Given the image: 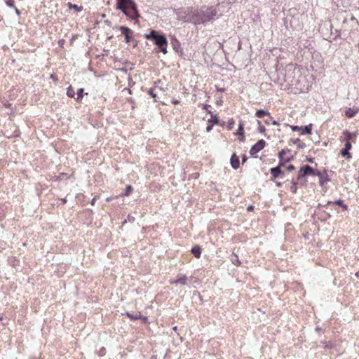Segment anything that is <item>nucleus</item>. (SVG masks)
Returning <instances> with one entry per match:
<instances>
[{
  "label": "nucleus",
  "instance_id": "obj_1",
  "mask_svg": "<svg viewBox=\"0 0 359 359\" xmlns=\"http://www.w3.org/2000/svg\"><path fill=\"white\" fill-rule=\"evenodd\" d=\"M222 8V6H219V2L216 5H203L197 8H191L189 18L186 21L196 25H205L209 22H213L223 15Z\"/></svg>",
  "mask_w": 359,
  "mask_h": 359
},
{
  "label": "nucleus",
  "instance_id": "obj_2",
  "mask_svg": "<svg viewBox=\"0 0 359 359\" xmlns=\"http://www.w3.org/2000/svg\"><path fill=\"white\" fill-rule=\"evenodd\" d=\"M116 8L132 20H137L140 17L137 4L133 0H116Z\"/></svg>",
  "mask_w": 359,
  "mask_h": 359
},
{
  "label": "nucleus",
  "instance_id": "obj_3",
  "mask_svg": "<svg viewBox=\"0 0 359 359\" xmlns=\"http://www.w3.org/2000/svg\"><path fill=\"white\" fill-rule=\"evenodd\" d=\"M144 36L147 39L152 40L154 43L158 47L168 44L165 34L155 29H151L149 33L145 34Z\"/></svg>",
  "mask_w": 359,
  "mask_h": 359
},
{
  "label": "nucleus",
  "instance_id": "obj_4",
  "mask_svg": "<svg viewBox=\"0 0 359 359\" xmlns=\"http://www.w3.org/2000/svg\"><path fill=\"white\" fill-rule=\"evenodd\" d=\"M118 29L121 32V34L124 36L125 42L126 43H130L135 34L133 31L126 26L118 27Z\"/></svg>",
  "mask_w": 359,
  "mask_h": 359
},
{
  "label": "nucleus",
  "instance_id": "obj_5",
  "mask_svg": "<svg viewBox=\"0 0 359 359\" xmlns=\"http://www.w3.org/2000/svg\"><path fill=\"white\" fill-rule=\"evenodd\" d=\"M309 165H304L301 167L298 172L297 180L299 181V184L304 186L306 184V180L305 177H307L306 170H309Z\"/></svg>",
  "mask_w": 359,
  "mask_h": 359
},
{
  "label": "nucleus",
  "instance_id": "obj_6",
  "mask_svg": "<svg viewBox=\"0 0 359 359\" xmlns=\"http://www.w3.org/2000/svg\"><path fill=\"white\" fill-rule=\"evenodd\" d=\"M266 145V142L261 139L255 144L251 149H250V154L252 157H255L256 154L260 151L262 149L264 148Z\"/></svg>",
  "mask_w": 359,
  "mask_h": 359
},
{
  "label": "nucleus",
  "instance_id": "obj_7",
  "mask_svg": "<svg viewBox=\"0 0 359 359\" xmlns=\"http://www.w3.org/2000/svg\"><path fill=\"white\" fill-rule=\"evenodd\" d=\"M290 149H287V150L282 149L281 151H280L278 152V158H279L278 163L280 164V165L284 167L287 163H289L294 159L293 156H287V158H284V155H285L286 152H290Z\"/></svg>",
  "mask_w": 359,
  "mask_h": 359
},
{
  "label": "nucleus",
  "instance_id": "obj_8",
  "mask_svg": "<svg viewBox=\"0 0 359 359\" xmlns=\"http://www.w3.org/2000/svg\"><path fill=\"white\" fill-rule=\"evenodd\" d=\"M283 166L278 165L276 167L271 168L269 170L270 174L271 175V180H274L276 179L282 177L284 176V172L282 170Z\"/></svg>",
  "mask_w": 359,
  "mask_h": 359
},
{
  "label": "nucleus",
  "instance_id": "obj_9",
  "mask_svg": "<svg viewBox=\"0 0 359 359\" xmlns=\"http://www.w3.org/2000/svg\"><path fill=\"white\" fill-rule=\"evenodd\" d=\"M246 0H219V6H222V8L231 6L233 4H244Z\"/></svg>",
  "mask_w": 359,
  "mask_h": 359
},
{
  "label": "nucleus",
  "instance_id": "obj_10",
  "mask_svg": "<svg viewBox=\"0 0 359 359\" xmlns=\"http://www.w3.org/2000/svg\"><path fill=\"white\" fill-rule=\"evenodd\" d=\"M352 148V144L350 142V141L347 140L345 143L344 148H343L341 150V154L343 156L346 157L348 159H350L352 158V156L351 153L349 152V150Z\"/></svg>",
  "mask_w": 359,
  "mask_h": 359
},
{
  "label": "nucleus",
  "instance_id": "obj_11",
  "mask_svg": "<svg viewBox=\"0 0 359 359\" xmlns=\"http://www.w3.org/2000/svg\"><path fill=\"white\" fill-rule=\"evenodd\" d=\"M171 45H172L173 49L177 53H180L181 54H182L183 52H182V49L181 48V43L175 36H172L171 38Z\"/></svg>",
  "mask_w": 359,
  "mask_h": 359
},
{
  "label": "nucleus",
  "instance_id": "obj_12",
  "mask_svg": "<svg viewBox=\"0 0 359 359\" xmlns=\"http://www.w3.org/2000/svg\"><path fill=\"white\" fill-rule=\"evenodd\" d=\"M230 163L231 167L235 170H237L240 167L239 157L235 153L231 156Z\"/></svg>",
  "mask_w": 359,
  "mask_h": 359
},
{
  "label": "nucleus",
  "instance_id": "obj_13",
  "mask_svg": "<svg viewBox=\"0 0 359 359\" xmlns=\"http://www.w3.org/2000/svg\"><path fill=\"white\" fill-rule=\"evenodd\" d=\"M60 0H50L49 2L48 9L50 13H55L57 11V5Z\"/></svg>",
  "mask_w": 359,
  "mask_h": 359
},
{
  "label": "nucleus",
  "instance_id": "obj_14",
  "mask_svg": "<svg viewBox=\"0 0 359 359\" xmlns=\"http://www.w3.org/2000/svg\"><path fill=\"white\" fill-rule=\"evenodd\" d=\"M255 116L259 118H263L265 116H267L269 117V119H273V117L271 116L270 113L262 109H257L255 113Z\"/></svg>",
  "mask_w": 359,
  "mask_h": 359
},
{
  "label": "nucleus",
  "instance_id": "obj_15",
  "mask_svg": "<svg viewBox=\"0 0 359 359\" xmlns=\"http://www.w3.org/2000/svg\"><path fill=\"white\" fill-rule=\"evenodd\" d=\"M187 276L185 275H181L180 276H178V278L173 282H172V283H175V284H181V285H187Z\"/></svg>",
  "mask_w": 359,
  "mask_h": 359
},
{
  "label": "nucleus",
  "instance_id": "obj_16",
  "mask_svg": "<svg viewBox=\"0 0 359 359\" xmlns=\"http://www.w3.org/2000/svg\"><path fill=\"white\" fill-rule=\"evenodd\" d=\"M191 252L195 257L200 258L201 255V248L199 245H195L191 248Z\"/></svg>",
  "mask_w": 359,
  "mask_h": 359
},
{
  "label": "nucleus",
  "instance_id": "obj_17",
  "mask_svg": "<svg viewBox=\"0 0 359 359\" xmlns=\"http://www.w3.org/2000/svg\"><path fill=\"white\" fill-rule=\"evenodd\" d=\"M311 130H312V124L311 123L304 126H301L300 131L302 132V135L311 134Z\"/></svg>",
  "mask_w": 359,
  "mask_h": 359
},
{
  "label": "nucleus",
  "instance_id": "obj_18",
  "mask_svg": "<svg viewBox=\"0 0 359 359\" xmlns=\"http://www.w3.org/2000/svg\"><path fill=\"white\" fill-rule=\"evenodd\" d=\"M358 109H355L353 108H348L345 111V115L348 118H352L355 116V114L358 113Z\"/></svg>",
  "mask_w": 359,
  "mask_h": 359
},
{
  "label": "nucleus",
  "instance_id": "obj_19",
  "mask_svg": "<svg viewBox=\"0 0 359 359\" xmlns=\"http://www.w3.org/2000/svg\"><path fill=\"white\" fill-rule=\"evenodd\" d=\"M330 204H336L343 208L344 210H347L348 206L344 203V201L341 199L337 200L335 201H328L326 205Z\"/></svg>",
  "mask_w": 359,
  "mask_h": 359
},
{
  "label": "nucleus",
  "instance_id": "obj_20",
  "mask_svg": "<svg viewBox=\"0 0 359 359\" xmlns=\"http://www.w3.org/2000/svg\"><path fill=\"white\" fill-rule=\"evenodd\" d=\"M291 183H292V186L290 187V191L291 192H292L293 194H296L297 193V185L298 184H299V181L297 180V179L294 180V179H292V181H291Z\"/></svg>",
  "mask_w": 359,
  "mask_h": 359
},
{
  "label": "nucleus",
  "instance_id": "obj_21",
  "mask_svg": "<svg viewBox=\"0 0 359 359\" xmlns=\"http://www.w3.org/2000/svg\"><path fill=\"white\" fill-rule=\"evenodd\" d=\"M244 133V124L243 123L242 121H240L239 124H238V128L236 130V132L235 133V135H243Z\"/></svg>",
  "mask_w": 359,
  "mask_h": 359
},
{
  "label": "nucleus",
  "instance_id": "obj_22",
  "mask_svg": "<svg viewBox=\"0 0 359 359\" xmlns=\"http://www.w3.org/2000/svg\"><path fill=\"white\" fill-rule=\"evenodd\" d=\"M293 144H297L298 149H303L306 147L305 143L302 142L299 138L291 140Z\"/></svg>",
  "mask_w": 359,
  "mask_h": 359
},
{
  "label": "nucleus",
  "instance_id": "obj_23",
  "mask_svg": "<svg viewBox=\"0 0 359 359\" xmlns=\"http://www.w3.org/2000/svg\"><path fill=\"white\" fill-rule=\"evenodd\" d=\"M230 259L232 264L236 266H239L241 264V262L239 261L238 257L236 255H232Z\"/></svg>",
  "mask_w": 359,
  "mask_h": 359
},
{
  "label": "nucleus",
  "instance_id": "obj_24",
  "mask_svg": "<svg viewBox=\"0 0 359 359\" xmlns=\"http://www.w3.org/2000/svg\"><path fill=\"white\" fill-rule=\"evenodd\" d=\"M67 6H68L69 8L74 9L75 11H76L78 12H80V11H81L83 10V7L82 6H79L78 5L73 4L71 2H69L67 4Z\"/></svg>",
  "mask_w": 359,
  "mask_h": 359
},
{
  "label": "nucleus",
  "instance_id": "obj_25",
  "mask_svg": "<svg viewBox=\"0 0 359 359\" xmlns=\"http://www.w3.org/2000/svg\"><path fill=\"white\" fill-rule=\"evenodd\" d=\"M67 95L69 97H74L75 91H74V88L72 87V86H69L67 88Z\"/></svg>",
  "mask_w": 359,
  "mask_h": 359
},
{
  "label": "nucleus",
  "instance_id": "obj_26",
  "mask_svg": "<svg viewBox=\"0 0 359 359\" xmlns=\"http://www.w3.org/2000/svg\"><path fill=\"white\" fill-rule=\"evenodd\" d=\"M315 176H318L319 177V183L321 186L324 184V182L323 180V174L318 170H315Z\"/></svg>",
  "mask_w": 359,
  "mask_h": 359
},
{
  "label": "nucleus",
  "instance_id": "obj_27",
  "mask_svg": "<svg viewBox=\"0 0 359 359\" xmlns=\"http://www.w3.org/2000/svg\"><path fill=\"white\" fill-rule=\"evenodd\" d=\"M126 315L128 316L131 320H138L141 318L140 314H132L130 313L129 312H126Z\"/></svg>",
  "mask_w": 359,
  "mask_h": 359
},
{
  "label": "nucleus",
  "instance_id": "obj_28",
  "mask_svg": "<svg viewBox=\"0 0 359 359\" xmlns=\"http://www.w3.org/2000/svg\"><path fill=\"white\" fill-rule=\"evenodd\" d=\"M83 91H84V89L83 88H79L78 90H77V93H76V100H81L83 97Z\"/></svg>",
  "mask_w": 359,
  "mask_h": 359
},
{
  "label": "nucleus",
  "instance_id": "obj_29",
  "mask_svg": "<svg viewBox=\"0 0 359 359\" xmlns=\"http://www.w3.org/2000/svg\"><path fill=\"white\" fill-rule=\"evenodd\" d=\"M133 191V187L131 185H128V186H127L124 194H123L122 195L128 196L132 193Z\"/></svg>",
  "mask_w": 359,
  "mask_h": 359
},
{
  "label": "nucleus",
  "instance_id": "obj_30",
  "mask_svg": "<svg viewBox=\"0 0 359 359\" xmlns=\"http://www.w3.org/2000/svg\"><path fill=\"white\" fill-rule=\"evenodd\" d=\"M209 122H212L214 124L219 123V118L216 115L211 114V118L209 120Z\"/></svg>",
  "mask_w": 359,
  "mask_h": 359
},
{
  "label": "nucleus",
  "instance_id": "obj_31",
  "mask_svg": "<svg viewBox=\"0 0 359 359\" xmlns=\"http://www.w3.org/2000/svg\"><path fill=\"white\" fill-rule=\"evenodd\" d=\"M344 134L346 135V137L347 140H348V141L350 140H351L353 137H355V135L354 133H351V132H349L348 130H346L344 132Z\"/></svg>",
  "mask_w": 359,
  "mask_h": 359
},
{
  "label": "nucleus",
  "instance_id": "obj_32",
  "mask_svg": "<svg viewBox=\"0 0 359 359\" xmlns=\"http://www.w3.org/2000/svg\"><path fill=\"white\" fill-rule=\"evenodd\" d=\"M257 123H258V125H259V127H258V131H259V133H264V132H265V130H266L265 127L261 125V121H260L257 120Z\"/></svg>",
  "mask_w": 359,
  "mask_h": 359
},
{
  "label": "nucleus",
  "instance_id": "obj_33",
  "mask_svg": "<svg viewBox=\"0 0 359 359\" xmlns=\"http://www.w3.org/2000/svg\"><path fill=\"white\" fill-rule=\"evenodd\" d=\"M234 123H235L234 120L233 118L230 119L228 122V126H227L228 130H232V128H233Z\"/></svg>",
  "mask_w": 359,
  "mask_h": 359
},
{
  "label": "nucleus",
  "instance_id": "obj_34",
  "mask_svg": "<svg viewBox=\"0 0 359 359\" xmlns=\"http://www.w3.org/2000/svg\"><path fill=\"white\" fill-rule=\"evenodd\" d=\"M167 46L168 44L163 45L162 46H158L160 51L162 52L163 54H166L168 53L167 51Z\"/></svg>",
  "mask_w": 359,
  "mask_h": 359
},
{
  "label": "nucleus",
  "instance_id": "obj_35",
  "mask_svg": "<svg viewBox=\"0 0 359 359\" xmlns=\"http://www.w3.org/2000/svg\"><path fill=\"white\" fill-rule=\"evenodd\" d=\"M14 0H6V4L11 8H15Z\"/></svg>",
  "mask_w": 359,
  "mask_h": 359
},
{
  "label": "nucleus",
  "instance_id": "obj_36",
  "mask_svg": "<svg viewBox=\"0 0 359 359\" xmlns=\"http://www.w3.org/2000/svg\"><path fill=\"white\" fill-rule=\"evenodd\" d=\"M309 168H310L309 170H306L307 176H309V175L315 176V170L310 165H309Z\"/></svg>",
  "mask_w": 359,
  "mask_h": 359
},
{
  "label": "nucleus",
  "instance_id": "obj_37",
  "mask_svg": "<svg viewBox=\"0 0 359 359\" xmlns=\"http://www.w3.org/2000/svg\"><path fill=\"white\" fill-rule=\"evenodd\" d=\"M202 106H203V109L206 110L207 113L212 114V111L208 109V108L210 107V104H203Z\"/></svg>",
  "mask_w": 359,
  "mask_h": 359
},
{
  "label": "nucleus",
  "instance_id": "obj_38",
  "mask_svg": "<svg viewBox=\"0 0 359 359\" xmlns=\"http://www.w3.org/2000/svg\"><path fill=\"white\" fill-rule=\"evenodd\" d=\"M154 90H155V88H151L149 90V92H148L149 95H150L151 97L153 98H156V93H154Z\"/></svg>",
  "mask_w": 359,
  "mask_h": 359
},
{
  "label": "nucleus",
  "instance_id": "obj_39",
  "mask_svg": "<svg viewBox=\"0 0 359 359\" xmlns=\"http://www.w3.org/2000/svg\"><path fill=\"white\" fill-rule=\"evenodd\" d=\"M105 353H106V349H105V348L102 347V348H100V350L99 351L98 355H99L100 356H103V355H105Z\"/></svg>",
  "mask_w": 359,
  "mask_h": 359
},
{
  "label": "nucleus",
  "instance_id": "obj_40",
  "mask_svg": "<svg viewBox=\"0 0 359 359\" xmlns=\"http://www.w3.org/2000/svg\"><path fill=\"white\" fill-rule=\"evenodd\" d=\"M325 177H323V180L324 183L330 181V179L329 178L328 175L327 174L326 171H325Z\"/></svg>",
  "mask_w": 359,
  "mask_h": 359
},
{
  "label": "nucleus",
  "instance_id": "obj_41",
  "mask_svg": "<svg viewBox=\"0 0 359 359\" xmlns=\"http://www.w3.org/2000/svg\"><path fill=\"white\" fill-rule=\"evenodd\" d=\"M291 128H292V131H298V130H300L301 127L297 126H291Z\"/></svg>",
  "mask_w": 359,
  "mask_h": 359
},
{
  "label": "nucleus",
  "instance_id": "obj_42",
  "mask_svg": "<svg viewBox=\"0 0 359 359\" xmlns=\"http://www.w3.org/2000/svg\"><path fill=\"white\" fill-rule=\"evenodd\" d=\"M295 169L294 166L292 164L289 165L287 167V171H293Z\"/></svg>",
  "mask_w": 359,
  "mask_h": 359
},
{
  "label": "nucleus",
  "instance_id": "obj_43",
  "mask_svg": "<svg viewBox=\"0 0 359 359\" xmlns=\"http://www.w3.org/2000/svg\"><path fill=\"white\" fill-rule=\"evenodd\" d=\"M247 161H248V157L245 154H243L242 156V163L243 164L245 163Z\"/></svg>",
  "mask_w": 359,
  "mask_h": 359
},
{
  "label": "nucleus",
  "instance_id": "obj_44",
  "mask_svg": "<svg viewBox=\"0 0 359 359\" xmlns=\"http://www.w3.org/2000/svg\"><path fill=\"white\" fill-rule=\"evenodd\" d=\"M50 79H53L55 82L57 81V77L54 74H50Z\"/></svg>",
  "mask_w": 359,
  "mask_h": 359
},
{
  "label": "nucleus",
  "instance_id": "obj_45",
  "mask_svg": "<svg viewBox=\"0 0 359 359\" xmlns=\"http://www.w3.org/2000/svg\"><path fill=\"white\" fill-rule=\"evenodd\" d=\"M239 141L240 142H243L245 141V134H243V135H239V138H238Z\"/></svg>",
  "mask_w": 359,
  "mask_h": 359
},
{
  "label": "nucleus",
  "instance_id": "obj_46",
  "mask_svg": "<svg viewBox=\"0 0 359 359\" xmlns=\"http://www.w3.org/2000/svg\"><path fill=\"white\" fill-rule=\"evenodd\" d=\"M271 121H272V119H269V117L268 116V118L264 120V123L266 125H269Z\"/></svg>",
  "mask_w": 359,
  "mask_h": 359
},
{
  "label": "nucleus",
  "instance_id": "obj_47",
  "mask_svg": "<svg viewBox=\"0 0 359 359\" xmlns=\"http://www.w3.org/2000/svg\"><path fill=\"white\" fill-rule=\"evenodd\" d=\"M65 41L64 39H61V40H59L58 41V44L60 47H62L63 46V44L65 43Z\"/></svg>",
  "mask_w": 359,
  "mask_h": 359
},
{
  "label": "nucleus",
  "instance_id": "obj_48",
  "mask_svg": "<svg viewBox=\"0 0 359 359\" xmlns=\"http://www.w3.org/2000/svg\"><path fill=\"white\" fill-rule=\"evenodd\" d=\"M306 161L309 163H313L314 161V158L311 157H306Z\"/></svg>",
  "mask_w": 359,
  "mask_h": 359
},
{
  "label": "nucleus",
  "instance_id": "obj_49",
  "mask_svg": "<svg viewBox=\"0 0 359 359\" xmlns=\"http://www.w3.org/2000/svg\"><path fill=\"white\" fill-rule=\"evenodd\" d=\"M213 128V126L212 125H208V126L206 127V130L208 132H210Z\"/></svg>",
  "mask_w": 359,
  "mask_h": 359
},
{
  "label": "nucleus",
  "instance_id": "obj_50",
  "mask_svg": "<svg viewBox=\"0 0 359 359\" xmlns=\"http://www.w3.org/2000/svg\"><path fill=\"white\" fill-rule=\"evenodd\" d=\"M128 220L129 222H134L135 221V218L133 217H131L130 215H128Z\"/></svg>",
  "mask_w": 359,
  "mask_h": 359
},
{
  "label": "nucleus",
  "instance_id": "obj_51",
  "mask_svg": "<svg viewBox=\"0 0 359 359\" xmlns=\"http://www.w3.org/2000/svg\"><path fill=\"white\" fill-rule=\"evenodd\" d=\"M95 201H96V197H94V198L91 200V201H90V204H91L92 205H95Z\"/></svg>",
  "mask_w": 359,
  "mask_h": 359
},
{
  "label": "nucleus",
  "instance_id": "obj_52",
  "mask_svg": "<svg viewBox=\"0 0 359 359\" xmlns=\"http://www.w3.org/2000/svg\"><path fill=\"white\" fill-rule=\"evenodd\" d=\"M140 319H142L143 322L146 323L147 321V318L145 316H141V318Z\"/></svg>",
  "mask_w": 359,
  "mask_h": 359
},
{
  "label": "nucleus",
  "instance_id": "obj_53",
  "mask_svg": "<svg viewBox=\"0 0 359 359\" xmlns=\"http://www.w3.org/2000/svg\"><path fill=\"white\" fill-rule=\"evenodd\" d=\"M271 123H272L273 125H275V126L279 125V123L277 121H276V120H273L272 119Z\"/></svg>",
  "mask_w": 359,
  "mask_h": 359
},
{
  "label": "nucleus",
  "instance_id": "obj_54",
  "mask_svg": "<svg viewBox=\"0 0 359 359\" xmlns=\"http://www.w3.org/2000/svg\"><path fill=\"white\" fill-rule=\"evenodd\" d=\"M254 209V207L252 205H249L248 208H247V210L248 211H251Z\"/></svg>",
  "mask_w": 359,
  "mask_h": 359
},
{
  "label": "nucleus",
  "instance_id": "obj_55",
  "mask_svg": "<svg viewBox=\"0 0 359 359\" xmlns=\"http://www.w3.org/2000/svg\"><path fill=\"white\" fill-rule=\"evenodd\" d=\"M137 43H138L137 41H133V48H135L137 46Z\"/></svg>",
  "mask_w": 359,
  "mask_h": 359
},
{
  "label": "nucleus",
  "instance_id": "obj_56",
  "mask_svg": "<svg viewBox=\"0 0 359 359\" xmlns=\"http://www.w3.org/2000/svg\"><path fill=\"white\" fill-rule=\"evenodd\" d=\"M14 8H15V13H16L18 15H20V11H19L16 7H15Z\"/></svg>",
  "mask_w": 359,
  "mask_h": 359
},
{
  "label": "nucleus",
  "instance_id": "obj_57",
  "mask_svg": "<svg viewBox=\"0 0 359 359\" xmlns=\"http://www.w3.org/2000/svg\"><path fill=\"white\" fill-rule=\"evenodd\" d=\"M276 186H277L278 187H280L282 186V184H281L280 182H277V183H276Z\"/></svg>",
  "mask_w": 359,
  "mask_h": 359
},
{
  "label": "nucleus",
  "instance_id": "obj_58",
  "mask_svg": "<svg viewBox=\"0 0 359 359\" xmlns=\"http://www.w3.org/2000/svg\"><path fill=\"white\" fill-rule=\"evenodd\" d=\"M316 330H317V331H320V330H321V328H320V327H317L316 328Z\"/></svg>",
  "mask_w": 359,
  "mask_h": 359
},
{
  "label": "nucleus",
  "instance_id": "obj_59",
  "mask_svg": "<svg viewBox=\"0 0 359 359\" xmlns=\"http://www.w3.org/2000/svg\"><path fill=\"white\" fill-rule=\"evenodd\" d=\"M172 329H173V330L177 331V327L175 326Z\"/></svg>",
  "mask_w": 359,
  "mask_h": 359
},
{
  "label": "nucleus",
  "instance_id": "obj_60",
  "mask_svg": "<svg viewBox=\"0 0 359 359\" xmlns=\"http://www.w3.org/2000/svg\"><path fill=\"white\" fill-rule=\"evenodd\" d=\"M355 276L359 277V271L355 273Z\"/></svg>",
  "mask_w": 359,
  "mask_h": 359
},
{
  "label": "nucleus",
  "instance_id": "obj_61",
  "mask_svg": "<svg viewBox=\"0 0 359 359\" xmlns=\"http://www.w3.org/2000/svg\"><path fill=\"white\" fill-rule=\"evenodd\" d=\"M62 201H63L64 203L67 202V200L65 198L62 199Z\"/></svg>",
  "mask_w": 359,
  "mask_h": 359
},
{
  "label": "nucleus",
  "instance_id": "obj_62",
  "mask_svg": "<svg viewBox=\"0 0 359 359\" xmlns=\"http://www.w3.org/2000/svg\"><path fill=\"white\" fill-rule=\"evenodd\" d=\"M191 9V8H188V11H189V13H190ZM189 17L188 18V19H189Z\"/></svg>",
  "mask_w": 359,
  "mask_h": 359
},
{
  "label": "nucleus",
  "instance_id": "obj_63",
  "mask_svg": "<svg viewBox=\"0 0 359 359\" xmlns=\"http://www.w3.org/2000/svg\"><path fill=\"white\" fill-rule=\"evenodd\" d=\"M178 102H179V101H175V102H174V103H175V104H177V103H178Z\"/></svg>",
  "mask_w": 359,
  "mask_h": 359
}]
</instances>
